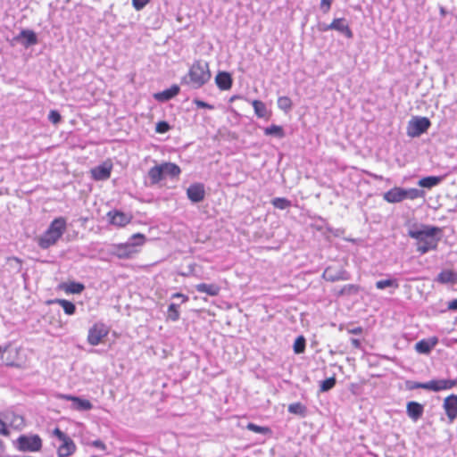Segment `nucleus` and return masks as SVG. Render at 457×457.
Returning a JSON list of instances; mask_svg holds the SVG:
<instances>
[{
  "mask_svg": "<svg viewBox=\"0 0 457 457\" xmlns=\"http://www.w3.org/2000/svg\"><path fill=\"white\" fill-rule=\"evenodd\" d=\"M442 232V228L414 222L408 225L407 234L416 240V251L423 255L437 249Z\"/></svg>",
  "mask_w": 457,
  "mask_h": 457,
  "instance_id": "1",
  "label": "nucleus"
},
{
  "mask_svg": "<svg viewBox=\"0 0 457 457\" xmlns=\"http://www.w3.org/2000/svg\"><path fill=\"white\" fill-rule=\"evenodd\" d=\"M211 77L208 62L197 60L190 66L187 76L184 78V82L197 89L204 86L211 79Z\"/></svg>",
  "mask_w": 457,
  "mask_h": 457,
  "instance_id": "2",
  "label": "nucleus"
},
{
  "mask_svg": "<svg viewBox=\"0 0 457 457\" xmlns=\"http://www.w3.org/2000/svg\"><path fill=\"white\" fill-rule=\"evenodd\" d=\"M66 229V220L64 218H56L49 225L46 231L38 237L37 244L42 249H47L55 245L62 237Z\"/></svg>",
  "mask_w": 457,
  "mask_h": 457,
  "instance_id": "3",
  "label": "nucleus"
},
{
  "mask_svg": "<svg viewBox=\"0 0 457 457\" xmlns=\"http://www.w3.org/2000/svg\"><path fill=\"white\" fill-rule=\"evenodd\" d=\"M145 242V236L141 233L133 234L129 241L124 244L114 245V254L122 259L133 257L138 253L137 247L142 246Z\"/></svg>",
  "mask_w": 457,
  "mask_h": 457,
  "instance_id": "4",
  "label": "nucleus"
},
{
  "mask_svg": "<svg viewBox=\"0 0 457 457\" xmlns=\"http://www.w3.org/2000/svg\"><path fill=\"white\" fill-rule=\"evenodd\" d=\"M13 445L21 452H37L42 448V440L37 435H21L13 442Z\"/></svg>",
  "mask_w": 457,
  "mask_h": 457,
  "instance_id": "5",
  "label": "nucleus"
},
{
  "mask_svg": "<svg viewBox=\"0 0 457 457\" xmlns=\"http://www.w3.org/2000/svg\"><path fill=\"white\" fill-rule=\"evenodd\" d=\"M53 434L62 442V445L57 448L58 457H69L76 451V445L74 441L60 428H54Z\"/></svg>",
  "mask_w": 457,
  "mask_h": 457,
  "instance_id": "6",
  "label": "nucleus"
},
{
  "mask_svg": "<svg viewBox=\"0 0 457 457\" xmlns=\"http://www.w3.org/2000/svg\"><path fill=\"white\" fill-rule=\"evenodd\" d=\"M430 125L431 122L427 117H414L408 123L407 134L411 137H420L428 129Z\"/></svg>",
  "mask_w": 457,
  "mask_h": 457,
  "instance_id": "7",
  "label": "nucleus"
},
{
  "mask_svg": "<svg viewBox=\"0 0 457 457\" xmlns=\"http://www.w3.org/2000/svg\"><path fill=\"white\" fill-rule=\"evenodd\" d=\"M108 333V327L102 322H97L89 328L87 342L93 346L98 345Z\"/></svg>",
  "mask_w": 457,
  "mask_h": 457,
  "instance_id": "8",
  "label": "nucleus"
},
{
  "mask_svg": "<svg viewBox=\"0 0 457 457\" xmlns=\"http://www.w3.org/2000/svg\"><path fill=\"white\" fill-rule=\"evenodd\" d=\"M320 29L322 31L337 30L347 38H352L353 36L349 24L345 18L334 19L330 24H324Z\"/></svg>",
  "mask_w": 457,
  "mask_h": 457,
  "instance_id": "9",
  "label": "nucleus"
},
{
  "mask_svg": "<svg viewBox=\"0 0 457 457\" xmlns=\"http://www.w3.org/2000/svg\"><path fill=\"white\" fill-rule=\"evenodd\" d=\"M322 278L329 282L345 281L351 278V275L343 268L328 266L323 271Z\"/></svg>",
  "mask_w": 457,
  "mask_h": 457,
  "instance_id": "10",
  "label": "nucleus"
},
{
  "mask_svg": "<svg viewBox=\"0 0 457 457\" xmlns=\"http://www.w3.org/2000/svg\"><path fill=\"white\" fill-rule=\"evenodd\" d=\"M56 398L72 402L71 409L79 411H89L93 408V404L87 399H82L71 395L57 394Z\"/></svg>",
  "mask_w": 457,
  "mask_h": 457,
  "instance_id": "11",
  "label": "nucleus"
},
{
  "mask_svg": "<svg viewBox=\"0 0 457 457\" xmlns=\"http://www.w3.org/2000/svg\"><path fill=\"white\" fill-rule=\"evenodd\" d=\"M15 43H19L28 48L37 44V37L31 29H22L20 34L12 38V45Z\"/></svg>",
  "mask_w": 457,
  "mask_h": 457,
  "instance_id": "12",
  "label": "nucleus"
},
{
  "mask_svg": "<svg viewBox=\"0 0 457 457\" xmlns=\"http://www.w3.org/2000/svg\"><path fill=\"white\" fill-rule=\"evenodd\" d=\"M107 216L109 218L110 223L117 227H124L132 220V216L130 214L122 212L118 210L110 211L107 213Z\"/></svg>",
  "mask_w": 457,
  "mask_h": 457,
  "instance_id": "13",
  "label": "nucleus"
},
{
  "mask_svg": "<svg viewBox=\"0 0 457 457\" xmlns=\"http://www.w3.org/2000/svg\"><path fill=\"white\" fill-rule=\"evenodd\" d=\"M444 409L449 422L452 423L457 417V395H451L447 396L444 401Z\"/></svg>",
  "mask_w": 457,
  "mask_h": 457,
  "instance_id": "14",
  "label": "nucleus"
},
{
  "mask_svg": "<svg viewBox=\"0 0 457 457\" xmlns=\"http://www.w3.org/2000/svg\"><path fill=\"white\" fill-rule=\"evenodd\" d=\"M204 187L200 183H195L189 186L187 189V195L188 199L193 203H199L204 198Z\"/></svg>",
  "mask_w": 457,
  "mask_h": 457,
  "instance_id": "15",
  "label": "nucleus"
},
{
  "mask_svg": "<svg viewBox=\"0 0 457 457\" xmlns=\"http://www.w3.org/2000/svg\"><path fill=\"white\" fill-rule=\"evenodd\" d=\"M112 165L104 163L91 170V174L96 180H106L110 178Z\"/></svg>",
  "mask_w": 457,
  "mask_h": 457,
  "instance_id": "16",
  "label": "nucleus"
},
{
  "mask_svg": "<svg viewBox=\"0 0 457 457\" xmlns=\"http://www.w3.org/2000/svg\"><path fill=\"white\" fill-rule=\"evenodd\" d=\"M179 90L180 88L178 85H172L170 88L155 93L154 98L158 102H167L175 97L179 93Z\"/></svg>",
  "mask_w": 457,
  "mask_h": 457,
  "instance_id": "17",
  "label": "nucleus"
},
{
  "mask_svg": "<svg viewBox=\"0 0 457 457\" xmlns=\"http://www.w3.org/2000/svg\"><path fill=\"white\" fill-rule=\"evenodd\" d=\"M383 198L390 204H396L403 201V187H395L391 188L384 194Z\"/></svg>",
  "mask_w": 457,
  "mask_h": 457,
  "instance_id": "18",
  "label": "nucleus"
},
{
  "mask_svg": "<svg viewBox=\"0 0 457 457\" xmlns=\"http://www.w3.org/2000/svg\"><path fill=\"white\" fill-rule=\"evenodd\" d=\"M406 412H407V415L413 421H417L423 415L424 406L417 402H409L407 403Z\"/></svg>",
  "mask_w": 457,
  "mask_h": 457,
  "instance_id": "19",
  "label": "nucleus"
},
{
  "mask_svg": "<svg viewBox=\"0 0 457 457\" xmlns=\"http://www.w3.org/2000/svg\"><path fill=\"white\" fill-rule=\"evenodd\" d=\"M215 83L220 90H228L232 87L231 75L227 71H220L215 77Z\"/></svg>",
  "mask_w": 457,
  "mask_h": 457,
  "instance_id": "20",
  "label": "nucleus"
},
{
  "mask_svg": "<svg viewBox=\"0 0 457 457\" xmlns=\"http://www.w3.org/2000/svg\"><path fill=\"white\" fill-rule=\"evenodd\" d=\"M435 281L440 284H456L457 273L451 270H444L437 275Z\"/></svg>",
  "mask_w": 457,
  "mask_h": 457,
  "instance_id": "21",
  "label": "nucleus"
},
{
  "mask_svg": "<svg viewBox=\"0 0 457 457\" xmlns=\"http://www.w3.org/2000/svg\"><path fill=\"white\" fill-rule=\"evenodd\" d=\"M437 344V338L433 337L430 340H420L415 345V350L420 353L428 354Z\"/></svg>",
  "mask_w": 457,
  "mask_h": 457,
  "instance_id": "22",
  "label": "nucleus"
},
{
  "mask_svg": "<svg viewBox=\"0 0 457 457\" xmlns=\"http://www.w3.org/2000/svg\"><path fill=\"white\" fill-rule=\"evenodd\" d=\"M195 290L210 296H215L220 293V287L216 284L200 283L195 286Z\"/></svg>",
  "mask_w": 457,
  "mask_h": 457,
  "instance_id": "23",
  "label": "nucleus"
},
{
  "mask_svg": "<svg viewBox=\"0 0 457 457\" xmlns=\"http://www.w3.org/2000/svg\"><path fill=\"white\" fill-rule=\"evenodd\" d=\"M4 418L7 421V426H11L15 428H19L23 426V418L12 411H5L4 413Z\"/></svg>",
  "mask_w": 457,
  "mask_h": 457,
  "instance_id": "24",
  "label": "nucleus"
},
{
  "mask_svg": "<svg viewBox=\"0 0 457 457\" xmlns=\"http://www.w3.org/2000/svg\"><path fill=\"white\" fill-rule=\"evenodd\" d=\"M160 166L163 170V178L167 176L175 178L178 177L181 172L180 168L177 164L172 162H163L160 164Z\"/></svg>",
  "mask_w": 457,
  "mask_h": 457,
  "instance_id": "25",
  "label": "nucleus"
},
{
  "mask_svg": "<svg viewBox=\"0 0 457 457\" xmlns=\"http://www.w3.org/2000/svg\"><path fill=\"white\" fill-rule=\"evenodd\" d=\"M148 178L150 179L151 185L158 184L163 178V170H162L160 164L152 167L148 171Z\"/></svg>",
  "mask_w": 457,
  "mask_h": 457,
  "instance_id": "26",
  "label": "nucleus"
},
{
  "mask_svg": "<svg viewBox=\"0 0 457 457\" xmlns=\"http://www.w3.org/2000/svg\"><path fill=\"white\" fill-rule=\"evenodd\" d=\"M443 180V177L440 176H428L422 178L419 180L418 184L420 187L426 188H432L438 184H440Z\"/></svg>",
  "mask_w": 457,
  "mask_h": 457,
  "instance_id": "27",
  "label": "nucleus"
},
{
  "mask_svg": "<svg viewBox=\"0 0 457 457\" xmlns=\"http://www.w3.org/2000/svg\"><path fill=\"white\" fill-rule=\"evenodd\" d=\"M264 134L266 136H273L278 138H283L285 137L284 129L278 125H271L264 129Z\"/></svg>",
  "mask_w": 457,
  "mask_h": 457,
  "instance_id": "28",
  "label": "nucleus"
},
{
  "mask_svg": "<svg viewBox=\"0 0 457 457\" xmlns=\"http://www.w3.org/2000/svg\"><path fill=\"white\" fill-rule=\"evenodd\" d=\"M6 265L11 271L19 273L22 268V262L18 257H8L6 259Z\"/></svg>",
  "mask_w": 457,
  "mask_h": 457,
  "instance_id": "29",
  "label": "nucleus"
},
{
  "mask_svg": "<svg viewBox=\"0 0 457 457\" xmlns=\"http://www.w3.org/2000/svg\"><path fill=\"white\" fill-rule=\"evenodd\" d=\"M360 287L353 284L345 285L337 293V296L353 295L358 294Z\"/></svg>",
  "mask_w": 457,
  "mask_h": 457,
  "instance_id": "30",
  "label": "nucleus"
},
{
  "mask_svg": "<svg viewBox=\"0 0 457 457\" xmlns=\"http://www.w3.org/2000/svg\"><path fill=\"white\" fill-rule=\"evenodd\" d=\"M287 411L292 414L299 415L301 417H305L307 412L306 407L301 403L289 404Z\"/></svg>",
  "mask_w": 457,
  "mask_h": 457,
  "instance_id": "31",
  "label": "nucleus"
},
{
  "mask_svg": "<svg viewBox=\"0 0 457 457\" xmlns=\"http://www.w3.org/2000/svg\"><path fill=\"white\" fill-rule=\"evenodd\" d=\"M376 287L379 290H383L386 287H392L394 289H397L399 287V283L395 278H388L384 280H378L376 282Z\"/></svg>",
  "mask_w": 457,
  "mask_h": 457,
  "instance_id": "32",
  "label": "nucleus"
},
{
  "mask_svg": "<svg viewBox=\"0 0 457 457\" xmlns=\"http://www.w3.org/2000/svg\"><path fill=\"white\" fill-rule=\"evenodd\" d=\"M252 104H253L255 114L259 118L267 117L268 111H267V108H266V105L264 103H262V101H259V100H253Z\"/></svg>",
  "mask_w": 457,
  "mask_h": 457,
  "instance_id": "33",
  "label": "nucleus"
},
{
  "mask_svg": "<svg viewBox=\"0 0 457 457\" xmlns=\"http://www.w3.org/2000/svg\"><path fill=\"white\" fill-rule=\"evenodd\" d=\"M424 196V191L418 188H403V199L414 200Z\"/></svg>",
  "mask_w": 457,
  "mask_h": 457,
  "instance_id": "34",
  "label": "nucleus"
},
{
  "mask_svg": "<svg viewBox=\"0 0 457 457\" xmlns=\"http://www.w3.org/2000/svg\"><path fill=\"white\" fill-rule=\"evenodd\" d=\"M54 303L61 305L67 315H72L76 312V306L73 303L65 299H56Z\"/></svg>",
  "mask_w": 457,
  "mask_h": 457,
  "instance_id": "35",
  "label": "nucleus"
},
{
  "mask_svg": "<svg viewBox=\"0 0 457 457\" xmlns=\"http://www.w3.org/2000/svg\"><path fill=\"white\" fill-rule=\"evenodd\" d=\"M84 288L85 287L83 284L74 281L63 285L65 292L70 294H79L84 290Z\"/></svg>",
  "mask_w": 457,
  "mask_h": 457,
  "instance_id": "36",
  "label": "nucleus"
},
{
  "mask_svg": "<svg viewBox=\"0 0 457 457\" xmlns=\"http://www.w3.org/2000/svg\"><path fill=\"white\" fill-rule=\"evenodd\" d=\"M272 205L279 210H286L291 206V202L284 197H275L271 200Z\"/></svg>",
  "mask_w": 457,
  "mask_h": 457,
  "instance_id": "37",
  "label": "nucleus"
},
{
  "mask_svg": "<svg viewBox=\"0 0 457 457\" xmlns=\"http://www.w3.org/2000/svg\"><path fill=\"white\" fill-rule=\"evenodd\" d=\"M278 106L285 112H287L292 109V101L287 96H280L278 99Z\"/></svg>",
  "mask_w": 457,
  "mask_h": 457,
  "instance_id": "38",
  "label": "nucleus"
},
{
  "mask_svg": "<svg viewBox=\"0 0 457 457\" xmlns=\"http://www.w3.org/2000/svg\"><path fill=\"white\" fill-rule=\"evenodd\" d=\"M168 319L172 321H177L179 319V305L170 303L168 307Z\"/></svg>",
  "mask_w": 457,
  "mask_h": 457,
  "instance_id": "39",
  "label": "nucleus"
},
{
  "mask_svg": "<svg viewBox=\"0 0 457 457\" xmlns=\"http://www.w3.org/2000/svg\"><path fill=\"white\" fill-rule=\"evenodd\" d=\"M438 391L451 389L456 385L455 380L452 379H436Z\"/></svg>",
  "mask_w": 457,
  "mask_h": 457,
  "instance_id": "40",
  "label": "nucleus"
},
{
  "mask_svg": "<svg viewBox=\"0 0 457 457\" xmlns=\"http://www.w3.org/2000/svg\"><path fill=\"white\" fill-rule=\"evenodd\" d=\"M336 385V378L335 377L328 378L323 381L320 382V392H327L330 389H332Z\"/></svg>",
  "mask_w": 457,
  "mask_h": 457,
  "instance_id": "41",
  "label": "nucleus"
},
{
  "mask_svg": "<svg viewBox=\"0 0 457 457\" xmlns=\"http://www.w3.org/2000/svg\"><path fill=\"white\" fill-rule=\"evenodd\" d=\"M305 349V339L303 337H298L294 344V351L295 353H302Z\"/></svg>",
  "mask_w": 457,
  "mask_h": 457,
  "instance_id": "42",
  "label": "nucleus"
},
{
  "mask_svg": "<svg viewBox=\"0 0 457 457\" xmlns=\"http://www.w3.org/2000/svg\"><path fill=\"white\" fill-rule=\"evenodd\" d=\"M171 129L170 125L167 121H159L156 124L155 131L157 133L162 134L168 132Z\"/></svg>",
  "mask_w": 457,
  "mask_h": 457,
  "instance_id": "43",
  "label": "nucleus"
},
{
  "mask_svg": "<svg viewBox=\"0 0 457 457\" xmlns=\"http://www.w3.org/2000/svg\"><path fill=\"white\" fill-rule=\"evenodd\" d=\"M48 120L53 124L56 125L61 121L62 117H61V114L59 113V112H57L56 110H51L48 114Z\"/></svg>",
  "mask_w": 457,
  "mask_h": 457,
  "instance_id": "44",
  "label": "nucleus"
},
{
  "mask_svg": "<svg viewBox=\"0 0 457 457\" xmlns=\"http://www.w3.org/2000/svg\"><path fill=\"white\" fill-rule=\"evenodd\" d=\"M0 434L4 436L9 435V430L7 428V421L4 418V413H2L0 417Z\"/></svg>",
  "mask_w": 457,
  "mask_h": 457,
  "instance_id": "45",
  "label": "nucleus"
},
{
  "mask_svg": "<svg viewBox=\"0 0 457 457\" xmlns=\"http://www.w3.org/2000/svg\"><path fill=\"white\" fill-rule=\"evenodd\" d=\"M150 0H132V5L137 11L142 10Z\"/></svg>",
  "mask_w": 457,
  "mask_h": 457,
  "instance_id": "46",
  "label": "nucleus"
},
{
  "mask_svg": "<svg viewBox=\"0 0 457 457\" xmlns=\"http://www.w3.org/2000/svg\"><path fill=\"white\" fill-rule=\"evenodd\" d=\"M424 389L434 391V392H438L436 379H433V380L424 383Z\"/></svg>",
  "mask_w": 457,
  "mask_h": 457,
  "instance_id": "47",
  "label": "nucleus"
},
{
  "mask_svg": "<svg viewBox=\"0 0 457 457\" xmlns=\"http://www.w3.org/2000/svg\"><path fill=\"white\" fill-rule=\"evenodd\" d=\"M193 103L196 105L197 108H205L209 110L213 109V106L212 104H209L208 103L199 99H194Z\"/></svg>",
  "mask_w": 457,
  "mask_h": 457,
  "instance_id": "48",
  "label": "nucleus"
},
{
  "mask_svg": "<svg viewBox=\"0 0 457 457\" xmlns=\"http://www.w3.org/2000/svg\"><path fill=\"white\" fill-rule=\"evenodd\" d=\"M332 4V0H321L320 1V9L324 13L329 12Z\"/></svg>",
  "mask_w": 457,
  "mask_h": 457,
  "instance_id": "49",
  "label": "nucleus"
},
{
  "mask_svg": "<svg viewBox=\"0 0 457 457\" xmlns=\"http://www.w3.org/2000/svg\"><path fill=\"white\" fill-rule=\"evenodd\" d=\"M91 445L101 450V451L106 450V445H104V443L103 441H101L99 439L91 442Z\"/></svg>",
  "mask_w": 457,
  "mask_h": 457,
  "instance_id": "50",
  "label": "nucleus"
},
{
  "mask_svg": "<svg viewBox=\"0 0 457 457\" xmlns=\"http://www.w3.org/2000/svg\"><path fill=\"white\" fill-rule=\"evenodd\" d=\"M408 388L409 389H418V388L424 389V383H421V382H408Z\"/></svg>",
  "mask_w": 457,
  "mask_h": 457,
  "instance_id": "51",
  "label": "nucleus"
},
{
  "mask_svg": "<svg viewBox=\"0 0 457 457\" xmlns=\"http://www.w3.org/2000/svg\"><path fill=\"white\" fill-rule=\"evenodd\" d=\"M448 310L457 311V298L448 303Z\"/></svg>",
  "mask_w": 457,
  "mask_h": 457,
  "instance_id": "52",
  "label": "nucleus"
},
{
  "mask_svg": "<svg viewBox=\"0 0 457 457\" xmlns=\"http://www.w3.org/2000/svg\"><path fill=\"white\" fill-rule=\"evenodd\" d=\"M348 333L349 334H353V335L361 334L362 333V328L361 327H356V328H350V329H348Z\"/></svg>",
  "mask_w": 457,
  "mask_h": 457,
  "instance_id": "53",
  "label": "nucleus"
},
{
  "mask_svg": "<svg viewBox=\"0 0 457 457\" xmlns=\"http://www.w3.org/2000/svg\"><path fill=\"white\" fill-rule=\"evenodd\" d=\"M351 343L354 348H360L361 347V341L357 338H352Z\"/></svg>",
  "mask_w": 457,
  "mask_h": 457,
  "instance_id": "54",
  "label": "nucleus"
},
{
  "mask_svg": "<svg viewBox=\"0 0 457 457\" xmlns=\"http://www.w3.org/2000/svg\"><path fill=\"white\" fill-rule=\"evenodd\" d=\"M173 298L175 297H182L183 298V302H186L187 300V297L185 296L184 295L182 294H179V293H176L172 295Z\"/></svg>",
  "mask_w": 457,
  "mask_h": 457,
  "instance_id": "55",
  "label": "nucleus"
},
{
  "mask_svg": "<svg viewBox=\"0 0 457 457\" xmlns=\"http://www.w3.org/2000/svg\"><path fill=\"white\" fill-rule=\"evenodd\" d=\"M249 428H251L252 430L253 431H259L260 430V428L256 425H253V424H249Z\"/></svg>",
  "mask_w": 457,
  "mask_h": 457,
  "instance_id": "56",
  "label": "nucleus"
}]
</instances>
